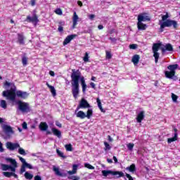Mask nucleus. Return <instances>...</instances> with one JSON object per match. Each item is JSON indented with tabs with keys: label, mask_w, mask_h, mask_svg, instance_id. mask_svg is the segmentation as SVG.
<instances>
[{
	"label": "nucleus",
	"mask_w": 180,
	"mask_h": 180,
	"mask_svg": "<svg viewBox=\"0 0 180 180\" xmlns=\"http://www.w3.org/2000/svg\"><path fill=\"white\" fill-rule=\"evenodd\" d=\"M70 78L72 79V94L73 95V98L77 99V98H78V95H79V81L81 82L83 94L86 92V88H88V86H86V83L85 82V77L82 76L79 70L72 69Z\"/></svg>",
	"instance_id": "nucleus-1"
},
{
	"label": "nucleus",
	"mask_w": 180,
	"mask_h": 180,
	"mask_svg": "<svg viewBox=\"0 0 180 180\" xmlns=\"http://www.w3.org/2000/svg\"><path fill=\"white\" fill-rule=\"evenodd\" d=\"M2 95L4 98H6V99L11 102L16 101V96L22 98V99H26L29 96V94L26 91H22L20 90L17 91L16 86H15V84H13V87L10 89L4 91Z\"/></svg>",
	"instance_id": "nucleus-2"
},
{
	"label": "nucleus",
	"mask_w": 180,
	"mask_h": 180,
	"mask_svg": "<svg viewBox=\"0 0 180 180\" xmlns=\"http://www.w3.org/2000/svg\"><path fill=\"white\" fill-rule=\"evenodd\" d=\"M153 53V57L155 58V63H158V58H160V53L158 50H161L162 54H165V51H174V47L171 44H167L165 46L162 43H155L152 46Z\"/></svg>",
	"instance_id": "nucleus-3"
},
{
	"label": "nucleus",
	"mask_w": 180,
	"mask_h": 180,
	"mask_svg": "<svg viewBox=\"0 0 180 180\" xmlns=\"http://www.w3.org/2000/svg\"><path fill=\"white\" fill-rule=\"evenodd\" d=\"M6 162H10L11 165L1 164L2 171H8V169H10L11 172H16V168H18V162H16V160L11 158H6Z\"/></svg>",
	"instance_id": "nucleus-4"
},
{
	"label": "nucleus",
	"mask_w": 180,
	"mask_h": 180,
	"mask_svg": "<svg viewBox=\"0 0 180 180\" xmlns=\"http://www.w3.org/2000/svg\"><path fill=\"white\" fill-rule=\"evenodd\" d=\"M178 69V64L169 65L167 67V70L169 71L165 72V76L169 79H173L174 81H178V77L175 75L176 70Z\"/></svg>",
	"instance_id": "nucleus-5"
},
{
	"label": "nucleus",
	"mask_w": 180,
	"mask_h": 180,
	"mask_svg": "<svg viewBox=\"0 0 180 180\" xmlns=\"http://www.w3.org/2000/svg\"><path fill=\"white\" fill-rule=\"evenodd\" d=\"M171 26H173L174 29H177L178 22L173 20H167L166 21H163V22L160 24V32H164V29H165V27H171Z\"/></svg>",
	"instance_id": "nucleus-6"
},
{
	"label": "nucleus",
	"mask_w": 180,
	"mask_h": 180,
	"mask_svg": "<svg viewBox=\"0 0 180 180\" xmlns=\"http://www.w3.org/2000/svg\"><path fill=\"white\" fill-rule=\"evenodd\" d=\"M17 105H18L19 110H20V112L22 113H29V112H32L29 103L23 102L19 100L17 101Z\"/></svg>",
	"instance_id": "nucleus-7"
},
{
	"label": "nucleus",
	"mask_w": 180,
	"mask_h": 180,
	"mask_svg": "<svg viewBox=\"0 0 180 180\" xmlns=\"http://www.w3.org/2000/svg\"><path fill=\"white\" fill-rule=\"evenodd\" d=\"M103 176H109V175H112L115 178H122L124 176V173L123 172L119 171H112V170H103L102 171Z\"/></svg>",
	"instance_id": "nucleus-8"
},
{
	"label": "nucleus",
	"mask_w": 180,
	"mask_h": 180,
	"mask_svg": "<svg viewBox=\"0 0 180 180\" xmlns=\"http://www.w3.org/2000/svg\"><path fill=\"white\" fill-rule=\"evenodd\" d=\"M94 115V111L92 109H88L86 114L84 112V111H79L76 116L77 117H79V119H85V117H87V119H91L92 117V115Z\"/></svg>",
	"instance_id": "nucleus-9"
},
{
	"label": "nucleus",
	"mask_w": 180,
	"mask_h": 180,
	"mask_svg": "<svg viewBox=\"0 0 180 180\" xmlns=\"http://www.w3.org/2000/svg\"><path fill=\"white\" fill-rule=\"evenodd\" d=\"M89 108H91V105H89V103H88V101L85 98H82L79 104L77 105L76 112L77 110H79V109H88Z\"/></svg>",
	"instance_id": "nucleus-10"
},
{
	"label": "nucleus",
	"mask_w": 180,
	"mask_h": 180,
	"mask_svg": "<svg viewBox=\"0 0 180 180\" xmlns=\"http://www.w3.org/2000/svg\"><path fill=\"white\" fill-rule=\"evenodd\" d=\"M6 147L8 150H10V151H13L20 147V145L18 143H12V142H6Z\"/></svg>",
	"instance_id": "nucleus-11"
},
{
	"label": "nucleus",
	"mask_w": 180,
	"mask_h": 180,
	"mask_svg": "<svg viewBox=\"0 0 180 180\" xmlns=\"http://www.w3.org/2000/svg\"><path fill=\"white\" fill-rule=\"evenodd\" d=\"M26 22H28L29 23H33L35 22V23H38L39 18L36 14H34L32 18L30 17V15H27L26 18Z\"/></svg>",
	"instance_id": "nucleus-12"
},
{
	"label": "nucleus",
	"mask_w": 180,
	"mask_h": 180,
	"mask_svg": "<svg viewBox=\"0 0 180 180\" xmlns=\"http://www.w3.org/2000/svg\"><path fill=\"white\" fill-rule=\"evenodd\" d=\"M77 36V34H70L66 37V38L63 41V46H67V44H68V43H70L71 40H74V39H75Z\"/></svg>",
	"instance_id": "nucleus-13"
},
{
	"label": "nucleus",
	"mask_w": 180,
	"mask_h": 180,
	"mask_svg": "<svg viewBox=\"0 0 180 180\" xmlns=\"http://www.w3.org/2000/svg\"><path fill=\"white\" fill-rule=\"evenodd\" d=\"M144 111H141L136 116V122L138 123H141L144 120L146 115H144Z\"/></svg>",
	"instance_id": "nucleus-14"
},
{
	"label": "nucleus",
	"mask_w": 180,
	"mask_h": 180,
	"mask_svg": "<svg viewBox=\"0 0 180 180\" xmlns=\"http://www.w3.org/2000/svg\"><path fill=\"white\" fill-rule=\"evenodd\" d=\"M3 130L6 134H9V133L13 134V129H12V127L9 125H4Z\"/></svg>",
	"instance_id": "nucleus-15"
},
{
	"label": "nucleus",
	"mask_w": 180,
	"mask_h": 180,
	"mask_svg": "<svg viewBox=\"0 0 180 180\" xmlns=\"http://www.w3.org/2000/svg\"><path fill=\"white\" fill-rule=\"evenodd\" d=\"M78 19H79V18L78 17V15H77V12H74L72 17V29H75V26L78 24Z\"/></svg>",
	"instance_id": "nucleus-16"
},
{
	"label": "nucleus",
	"mask_w": 180,
	"mask_h": 180,
	"mask_svg": "<svg viewBox=\"0 0 180 180\" xmlns=\"http://www.w3.org/2000/svg\"><path fill=\"white\" fill-rule=\"evenodd\" d=\"M18 36V43H19V44L23 45L25 44V36L23 35V33H18L17 34Z\"/></svg>",
	"instance_id": "nucleus-17"
},
{
	"label": "nucleus",
	"mask_w": 180,
	"mask_h": 180,
	"mask_svg": "<svg viewBox=\"0 0 180 180\" xmlns=\"http://www.w3.org/2000/svg\"><path fill=\"white\" fill-rule=\"evenodd\" d=\"M53 171L56 175H57V176H62V177L67 176V174L61 173V172H60V169L57 167H53Z\"/></svg>",
	"instance_id": "nucleus-18"
},
{
	"label": "nucleus",
	"mask_w": 180,
	"mask_h": 180,
	"mask_svg": "<svg viewBox=\"0 0 180 180\" xmlns=\"http://www.w3.org/2000/svg\"><path fill=\"white\" fill-rule=\"evenodd\" d=\"M39 127L41 131H46L47 129H49V125H47L46 122H41Z\"/></svg>",
	"instance_id": "nucleus-19"
},
{
	"label": "nucleus",
	"mask_w": 180,
	"mask_h": 180,
	"mask_svg": "<svg viewBox=\"0 0 180 180\" xmlns=\"http://www.w3.org/2000/svg\"><path fill=\"white\" fill-rule=\"evenodd\" d=\"M138 30H146L147 29V25L143 23L142 22H137Z\"/></svg>",
	"instance_id": "nucleus-20"
},
{
	"label": "nucleus",
	"mask_w": 180,
	"mask_h": 180,
	"mask_svg": "<svg viewBox=\"0 0 180 180\" xmlns=\"http://www.w3.org/2000/svg\"><path fill=\"white\" fill-rule=\"evenodd\" d=\"M131 61L134 65H137V64H139V63L140 61V55H137V54L134 55L132 57Z\"/></svg>",
	"instance_id": "nucleus-21"
},
{
	"label": "nucleus",
	"mask_w": 180,
	"mask_h": 180,
	"mask_svg": "<svg viewBox=\"0 0 180 180\" xmlns=\"http://www.w3.org/2000/svg\"><path fill=\"white\" fill-rule=\"evenodd\" d=\"M78 169V165H72V170L68 171V174L69 175H74V174L77 173V171Z\"/></svg>",
	"instance_id": "nucleus-22"
},
{
	"label": "nucleus",
	"mask_w": 180,
	"mask_h": 180,
	"mask_svg": "<svg viewBox=\"0 0 180 180\" xmlns=\"http://www.w3.org/2000/svg\"><path fill=\"white\" fill-rule=\"evenodd\" d=\"M46 86H48V88H49L51 93L52 94L53 96H56V95H57V93L56 91V89L54 88L53 86H51L49 84V82L46 83Z\"/></svg>",
	"instance_id": "nucleus-23"
},
{
	"label": "nucleus",
	"mask_w": 180,
	"mask_h": 180,
	"mask_svg": "<svg viewBox=\"0 0 180 180\" xmlns=\"http://www.w3.org/2000/svg\"><path fill=\"white\" fill-rule=\"evenodd\" d=\"M52 133L53 136H56V137H58V139L61 138V131L56 128H52Z\"/></svg>",
	"instance_id": "nucleus-24"
},
{
	"label": "nucleus",
	"mask_w": 180,
	"mask_h": 180,
	"mask_svg": "<svg viewBox=\"0 0 180 180\" xmlns=\"http://www.w3.org/2000/svg\"><path fill=\"white\" fill-rule=\"evenodd\" d=\"M178 140V134H174V136L172 138H169L167 139V143L170 144V143H174V141H176Z\"/></svg>",
	"instance_id": "nucleus-25"
},
{
	"label": "nucleus",
	"mask_w": 180,
	"mask_h": 180,
	"mask_svg": "<svg viewBox=\"0 0 180 180\" xmlns=\"http://www.w3.org/2000/svg\"><path fill=\"white\" fill-rule=\"evenodd\" d=\"M27 60H29V58L26 56V53H24V56L22 57V63L24 67L27 65Z\"/></svg>",
	"instance_id": "nucleus-26"
},
{
	"label": "nucleus",
	"mask_w": 180,
	"mask_h": 180,
	"mask_svg": "<svg viewBox=\"0 0 180 180\" xmlns=\"http://www.w3.org/2000/svg\"><path fill=\"white\" fill-rule=\"evenodd\" d=\"M127 169L129 171V172H135L136 171V165L132 164L129 167H127Z\"/></svg>",
	"instance_id": "nucleus-27"
},
{
	"label": "nucleus",
	"mask_w": 180,
	"mask_h": 180,
	"mask_svg": "<svg viewBox=\"0 0 180 180\" xmlns=\"http://www.w3.org/2000/svg\"><path fill=\"white\" fill-rule=\"evenodd\" d=\"M0 106L3 108V109H6L8 108V105L6 104V101L1 100L0 101Z\"/></svg>",
	"instance_id": "nucleus-28"
},
{
	"label": "nucleus",
	"mask_w": 180,
	"mask_h": 180,
	"mask_svg": "<svg viewBox=\"0 0 180 180\" xmlns=\"http://www.w3.org/2000/svg\"><path fill=\"white\" fill-rule=\"evenodd\" d=\"M24 176L25 179H33V174L29 173L28 172H26L24 174Z\"/></svg>",
	"instance_id": "nucleus-29"
},
{
	"label": "nucleus",
	"mask_w": 180,
	"mask_h": 180,
	"mask_svg": "<svg viewBox=\"0 0 180 180\" xmlns=\"http://www.w3.org/2000/svg\"><path fill=\"white\" fill-rule=\"evenodd\" d=\"M83 61H84V63L89 62V54L88 53V52L85 53L84 56L83 58Z\"/></svg>",
	"instance_id": "nucleus-30"
},
{
	"label": "nucleus",
	"mask_w": 180,
	"mask_h": 180,
	"mask_svg": "<svg viewBox=\"0 0 180 180\" xmlns=\"http://www.w3.org/2000/svg\"><path fill=\"white\" fill-rule=\"evenodd\" d=\"M56 153L59 157L61 158H67V156L64 155V153L61 152L60 150L57 149Z\"/></svg>",
	"instance_id": "nucleus-31"
},
{
	"label": "nucleus",
	"mask_w": 180,
	"mask_h": 180,
	"mask_svg": "<svg viewBox=\"0 0 180 180\" xmlns=\"http://www.w3.org/2000/svg\"><path fill=\"white\" fill-rule=\"evenodd\" d=\"M65 148L66 149V151H72V145H71V143L66 144Z\"/></svg>",
	"instance_id": "nucleus-32"
},
{
	"label": "nucleus",
	"mask_w": 180,
	"mask_h": 180,
	"mask_svg": "<svg viewBox=\"0 0 180 180\" xmlns=\"http://www.w3.org/2000/svg\"><path fill=\"white\" fill-rule=\"evenodd\" d=\"M85 168H88V169H95V167L92 166V165L89 163L84 164Z\"/></svg>",
	"instance_id": "nucleus-33"
},
{
	"label": "nucleus",
	"mask_w": 180,
	"mask_h": 180,
	"mask_svg": "<svg viewBox=\"0 0 180 180\" xmlns=\"http://www.w3.org/2000/svg\"><path fill=\"white\" fill-rule=\"evenodd\" d=\"M3 175H4V176H6V178H11V176H12V172H4Z\"/></svg>",
	"instance_id": "nucleus-34"
},
{
	"label": "nucleus",
	"mask_w": 180,
	"mask_h": 180,
	"mask_svg": "<svg viewBox=\"0 0 180 180\" xmlns=\"http://www.w3.org/2000/svg\"><path fill=\"white\" fill-rule=\"evenodd\" d=\"M138 22H145L144 15L140 14L138 15Z\"/></svg>",
	"instance_id": "nucleus-35"
},
{
	"label": "nucleus",
	"mask_w": 180,
	"mask_h": 180,
	"mask_svg": "<svg viewBox=\"0 0 180 180\" xmlns=\"http://www.w3.org/2000/svg\"><path fill=\"white\" fill-rule=\"evenodd\" d=\"M18 153L21 155H26V151H25V149H23V148H20V147L18 149Z\"/></svg>",
	"instance_id": "nucleus-36"
},
{
	"label": "nucleus",
	"mask_w": 180,
	"mask_h": 180,
	"mask_svg": "<svg viewBox=\"0 0 180 180\" xmlns=\"http://www.w3.org/2000/svg\"><path fill=\"white\" fill-rule=\"evenodd\" d=\"M128 150H129V151H132L133 150V148L134 147V143H129L127 145Z\"/></svg>",
	"instance_id": "nucleus-37"
},
{
	"label": "nucleus",
	"mask_w": 180,
	"mask_h": 180,
	"mask_svg": "<svg viewBox=\"0 0 180 180\" xmlns=\"http://www.w3.org/2000/svg\"><path fill=\"white\" fill-rule=\"evenodd\" d=\"M172 99L173 102H176L178 101V96H176L174 93H172Z\"/></svg>",
	"instance_id": "nucleus-38"
},
{
	"label": "nucleus",
	"mask_w": 180,
	"mask_h": 180,
	"mask_svg": "<svg viewBox=\"0 0 180 180\" xmlns=\"http://www.w3.org/2000/svg\"><path fill=\"white\" fill-rule=\"evenodd\" d=\"M105 56L108 60H110V58H112V53L110 51H106Z\"/></svg>",
	"instance_id": "nucleus-39"
},
{
	"label": "nucleus",
	"mask_w": 180,
	"mask_h": 180,
	"mask_svg": "<svg viewBox=\"0 0 180 180\" xmlns=\"http://www.w3.org/2000/svg\"><path fill=\"white\" fill-rule=\"evenodd\" d=\"M105 148L104 150L106 151V150H110L111 147L110 145L108 142H104Z\"/></svg>",
	"instance_id": "nucleus-40"
},
{
	"label": "nucleus",
	"mask_w": 180,
	"mask_h": 180,
	"mask_svg": "<svg viewBox=\"0 0 180 180\" xmlns=\"http://www.w3.org/2000/svg\"><path fill=\"white\" fill-rule=\"evenodd\" d=\"M55 13L56 15H63V11L61 10V8H56L55 10Z\"/></svg>",
	"instance_id": "nucleus-41"
},
{
	"label": "nucleus",
	"mask_w": 180,
	"mask_h": 180,
	"mask_svg": "<svg viewBox=\"0 0 180 180\" xmlns=\"http://www.w3.org/2000/svg\"><path fill=\"white\" fill-rule=\"evenodd\" d=\"M168 18H169V16L168 15V13H167L166 15L162 16V20L163 22H165L167 21V19H168Z\"/></svg>",
	"instance_id": "nucleus-42"
},
{
	"label": "nucleus",
	"mask_w": 180,
	"mask_h": 180,
	"mask_svg": "<svg viewBox=\"0 0 180 180\" xmlns=\"http://www.w3.org/2000/svg\"><path fill=\"white\" fill-rule=\"evenodd\" d=\"M129 49H131V50H136V49H137V44H130Z\"/></svg>",
	"instance_id": "nucleus-43"
},
{
	"label": "nucleus",
	"mask_w": 180,
	"mask_h": 180,
	"mask_svg": "<svg viewBox=\"0 0 180 180\" xmlns=\"http://www.w3.org/2000/svg\"><path fill=\"white\" fill-rule=\"evenodd\" d=\"M26 171V166L25 165H22L20 168V174H23V172H25Z\"/></svg>",
	"instance_id": "nucleus-44"
},
{
	"label": "nucleus",
	"mask_w": 180,
	"mask_h": 180,
	"mask_svg": "<svg viewBox=\"0 0 180 180\" xmlns=\"http://www.w3.org/2000/svg\"><path fill=\"white\" fill-rule=\"evenodd\" d=\"M25 166V168H29V169H33V166H32L29 163H25V165H24Z\"/></svg>",
	"instance_id": "nucleus-45"
},
{
	"label": "nucleus",
	"mask_w": 180,
	"mask_h": 180,
	"mask_svg": "<svg viewBox=\"0 0 180 180\" xmlns=\"http://www.w3.org/2000/svg\"><path fill=\"white\" fill-rule=\"evenodd\" d=\"M19 160L20 161H21V162H22V165H26V160H25L22 157H19Z\"/></svg>",
	"instance_id": "nucleus-46"
},
{
	"label": "nucleus",
	"mask_w": 180,
	"mask_h": 180,
	"mask_svg": "<svg viewBox=\"0 0 180 180\" xmlns=\"http://www.w3.org/2000/svg\"><path fill=\"white\" fill-rule=\"evenodd\" d=\"M4 151H5L4 144H2V142L0 141V153H4Z\"/></svg>",
	"instance_id": "nucleus-47"
},
{
	"label": "nucleus",
	"mask_w": 180,
	"mask_h": 180,
	"mask_svg": "<svg viewBox=\"0 0 180 180\" xmlns=\"http://www.w3.org/2000/svg\"><path fill=\"white\" fill-rule=\"evenodd\" d=\"M96 101L98 108H102V103L101 102V100L99 98H97Z\"/></svg>",
	"instance_id": "nucleus-48"
},
{
	"label": "nucleus",
	"mask_w": 180,
	"mask_h": 180,
	"mask_svg": "<svg viewBox=\"0 0 180 180\" xmlns=\"http://www.w3.org/2000/svg\"><path fill=\"white\" fill-rule=\"evenodd\" d=\"M22 129H24V130H26V129H27V123L26 122H24L22 124Z\"/></svg>",
	"instance_id": "nucleus-49"
},
{
	"label": "nucleus",
	"mask_w": 180,
	"mask_h": 180,
	"mask_svg": "<svg viewBox=\"0 0 180 180\" xmlns=\"http://www.w3.org/2000/svg\"><path fill=\"white\" fill-rule=\"evenodd\" d=\"M90 86H91L93 89H96V85L95 83H94V82H90Z\"/></svg>",
	"instance_id": "nucleus-50"
},
{
	"label": "nucleus",
	"mask_w": 180,
	"mask_h": 180,
	"mask_svg": "<svg viewBox=\"0 0 180 180\" xmlns=\"http://www.w3.org/2000/svg\"><path fill=\"white\" fill-rule=\"evenodd\" d=\"M58 30V32H60L61 33V32H64V27H63V26H61V25H59Z\"/></svg>",
	"instance_id": "nucleus-51"
},
{
	"label": "nucleus",
	"mask_w": 180,
	"mask_h": 180,
	"mask_svg": "<svg viewBox=\"0 0 180 180\" xmlns=\"http://www.w3.org/2000/svg\"><path fill=\"white\" fill-rule=\"evenodd\" d=\"M109 39L112 41V43H116V41H117V39L115 37H110Z\"/></svg>",
	"instance_id": "nucleus-52"
},
{
	"label": "nucleus",
	"mask_w": 180,
	"mask_h": 180,
	"mask_svg": "<svg viewBox=\"0 0 180 180\" xmlns=\"http://www.w3.org/2000/svg\"><path fill=\"white\" fill-rule=\"evenodd\" d=\"M89 19H90V20H94V19H95V15L94 14L89 15Z\"/></svg>",
	"instance_id": "nucleus-53"
},
{
	"label": "nucleus",
	"mask_w": 180,
	"mask_h": 180,
	"mask_svg": "<svg viewBox=\"0 0 180 180\" xmlns=\"http://www.w3.org/2000/svg\"><path fill=\"white\" fill-rule=\"evenodd\" d=\"M56 126H57L58 127H60V128L63 127V124H61V123H60V122H58V121L56 122Z\"/></svg>",
	"instance_id": "nucleus-54"
},
{
	"label": "nucleus",
	"mask_w": 180,
	"mask_h": 180,
	"mask_svg": "<svg viewBox=\"0 0 180 180\" xmlns=\"http://www.w3.org/2000/svg\"><path fill=\"white\" fill-rule=\"evenodd\" d=\"M144 18H145V22H150V20H151V18H150L148 15L144 16Z\"/></svg>",
	"instance_id": "nucleus-55"
},
{
	"label": "nucleus",
	"mask_w": 180,
	"mask_h": 180,
	"mask_svg": "<svg viewBox=\"0 0 180 180\" xmlns=\"http://www.w3.org/2000/svg\"><path fill=\"white\" fill-rule=\"evenodd\" d=\"M34 180H41V176H40L39 175H37L34 177Z\"/></svg>",
	"instance_id": "nucleus-56"
},
{
	"label": "nucleus",
	"mask_w": 180,
	"mask_h": 180,
	"mask_svg": "<svg viewBox=\"0 0 180 180\" xmlns=\"http://www.w3.org/2000/svg\"><path fill=\"white\" fill-rule=\"evenodd\" d=\"M30 5L32 6H34V5H36V0H31L30 1Z\"/></svg>",
	"instance_id": "nucleus-57"
},
{
	"label": "nucleus",
	"mask_w": 180,
	"mask_h": 180,
	"mask_svg": "<svg viewBox=\"0 0 180 180\" xmlns=\"http://www.w3.org/2000/svg\"><path fill=\"white\" fill-rule=\"evenodd\" d=\"M4 86H11V83L8 82V81H6L4 82Z\"/></svg>",
	"instance_id": "nucleus-58"
},
{
	"label": "nucleus",
	"mask_w": 180,
	"mask_h": 180,
	"mask_svg": "<svg viewBox=\"0 0 180 180\" xmlns=\"http://www.w3.org/2000/svg\"><path fill=\"white\" fill-rule=\"evenodd\" d=\"M49 75H51V77H54V75H56V73H54V71L51 70L49 72Z\"/></svg>",
	"instance_id": "nucleus-59"
},
{
	"label": "nucleus",
	"mask_w": 180,
	"mask_h": 180,
	"mask_svg": "<svg viewBox=\"0 0 180 180\" xmlns=\"http://www.w3.org/2000/svg\"><path fill=\"white\" fill-rule=\"evenodd\" d=\"M11 176H14V178H16V179L18 178V174H15V172H12Z\"/></svg>",
	"instance_id": "nucleus-60"
},
{
	"label": "nucleus",
	"mask_w": 180,
	"mask_h": 180,
	"mask_svg": "<svg viewBox=\"0 0 180 180\" xmlns=\"http://www.w3.org/2000/svg\"><path fill=\"white\" fill-rule=\"evenodd\" d=\"M112 160H114L115 164H117V158H116V156H113Z\"/></svg>",
	"instance_id": "nucleus-61"
},
{
	"label": "nucleus",
	"mask_w": 180,
	"mask_h": 180,
	"mask_svg": "<svg viewBox=\"0 0 180 180\" xmlns=\"http://www.w3.org/2000/svg\"><path fill=\"white\" fill-rule=\"evenodd\" d=\"M107 162H108V164H112V162H113V160H112V159L107 158Z\"/></svg>",
	"instance_id": "nucleus-62"
},
{
	"label": "nucleus",
	"mask_w": 180,
	"mask_h": 180,
	"mask_svg": "<svg viewBox=\"0 0 180 180\" xmlns=\"http://www.w3.org/2000/svg\"><path fill=\"white\" fill-rule=\"evenodd\" d=\"M98 29L99 30H102V29H103V25H99L98 26Z\"/></svg>",
	"instance_id": "nucleus-63"
},
{
	"label": "nucleus",
	"mask_w": 180,
	"mask_h": 180,
	"mask_svg": "<svg viewBox=\"0 0 180 180\" xmlns=\"http://www.w3.org/2000/svg\"><path fill=\"white\" fill-rule=\"evenodd\" d=\"M77 4L79 5V6L82 7V1H78Z\"/></svg>",
	"instance_id": "nucleus-64"
}]
</instances>
